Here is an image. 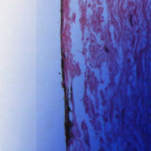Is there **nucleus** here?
Here are the masks:
<instances>
[{
  "instance_id": "1",
  "label": "nucleus",
  "mask_w": 151,
  "mask_h": 151,
  "mask_svg": "<svg viewBox=\"0 0 151 151\" xmlns=\"http://www.w3.org/2000/svg\"><path fill=\"white\" fill-rule=\"evenodd\" d=\"M62 84L64 88V91L65 93V102H68L69 99V95L70 97V100L71 101V102L72 103L73 101L72 93V87L71 84L70 85L69 87H68L67 88L65 84V81L64 82V83L63 82Z\"/></svg>"
},
{
  "instance_id": "2",
  "label": "nucleus",
  "mask_w": 151,
  "mask_h": 151,
  "mask_svg": "<svg viewBox=\"0 0 151 151\" xmlns=\"http://www.w3.org/2000/svg\"><path fill=\"white\" fill-rule=\"evenodd\" d=\"M69 113H65V122L66 126L65 128V130L66 134L70 135L72 133V128L73 125V123L72 121L69 120Z\"/></svg>"
},
{
  "instance_id": "3",
  "label": "nucleus",
  "mask_w": 151,
  "mask_h": 151,
  "mask_svg": "<svg viewBox=\"0 0 151 151\" xmlns=\"http://www.w3.org/2000/svg\"><path fill=\"white\" fill-rule=\"evenodd\" d=\"M66 134L69 136V138L68 139L66 142V151H70V144L73 140L74 139V137L72 135V133L70 135H69L68 134Z\"/></svg>"
},
{
  "instance_id": "4",
  "label": "nucleus",
  "mask_w": 151,
  "mask_h": 151,
  "mask_svg": "<svg viewBox=\"0 0 151 151\" xmlns=\"http://www.w3.org/2000/svg\"><path fill=\"white\" fill-rule=\"evenodd\" d=\"M65 60L63 58L61 59V63H62V73L63 76V82L64 83L65 81Z\"/></svg>"
},
{
  "instance_id": "5",
  "label": "nucleus",
  "mask_w": 151,
  "mask_h": 151,
  "mask_svg": "<svg viewBox=\"0 0 151 151\" xmlns=\"http://www.w3.org/2000/svg\"><path fill=\"white\" fill-rule=\"evenodd\" d=\"M65 113H69L70 109L69 107V102H65Z\"/></svg>"
},
{
  "instance_id": "6",
  "label": "nucleus",
  "mask_w": 151,
  "mask_h": 151,
  "mask_svg": "<svg viewBox=\"0 0 151 151\" xmlns=\"http://www.w3.org/2000/svg\"><path fill=\"white\" fill-rule=\"evenodd\" d=\"M64 47H62L61 48V52L62 56V58H63L64 60H65L66 57L64 53Z\"/></svg>"
},
{
  "instance_id": "7",
  "label": "nucleus",
  "mask_w": 151,
  "mask_h": 151,
  "mask_svg": "<svg viewBox=\"0 0 151 151\" xmlns=\"http://www.w3.org/2000/svg\"><path fill=\"white\" fill-rule=\"evenodd\" d=\"M104 49L105 50V51L106 53H109L110 52V50L109 49L106 47H105Z\"/></svg>"
},
{
  "instance_id": "8",
  "label": "nucleus",
  "mask_w": 151,
  "mask_h": 151,
  "mask_svg": "<svg viewBox=\"0 0 151 151\" xmlns=\"http://www.w3.org/2000/svg\"><path fill=\"white\" fill-rule=\"evenodd\" d=\"M129 22L131 23V25L132 26L133 24V19H129Z\"/></svg>"
},
{
  "instance_id": "9",
  "label": "nucleus",
  "mask_w": 151,
  "mask_h": 151,
  "mask_svg": "<svg viewBox=\"0 0 151 151\" xmlns=\"http://www.w3.org/2000/svg\"><path fill=\"white\" fill-rule=\"evenodd\" d=\"M129 19H133V15L132 14H130L129 15Z\"/></svg>"
},
{
  "instance_id": "10",
  "label": "nucleus",
  "mask_w": 151,
  "mask_h": 151,
  "mask_svg": "<svg viewBox=\"0 0 151 151\" xmlns=\"http://www.w3.org/2000/svg\"><path fill=\"white\" fill-rule=\"evenodd\" d=\"M85 142H86V143H87V142H88V141H87V140L86 139V140H85Z\"/></svg>"
},
{
  "instance_id": "11",
  "label": "nucleus",
  "mask_w": 151,
  "mask_h": 151,
  "mask_svg": "<svg viewBox=\"0 0 151 151\" xmlns=\"http://www.w3.org/2000/svg\"><path fill=\"white\" fill-rule=\"evenodd\" d=\"M61 14H62L63 13V10H62V8H61Z\"/></svg>"
},
{
  "instance_id": "12",
  "label": "nucleus",
  "mask_w": 151,
  "mask_h": 151,
  "mask_svg": "<svg viewBox=\"0 0 151 151\" xmlns=\"http://www.w3.org/2000/svg\"><path fill=\"white\" fill-rule=\"evenodd\" d=\"M61 32H62V31L63 30V29L62 28V27H61Z\"/></svg>"
},
{
  "instance_id": "13",
  "label": "nucleus",
  "mask_w": 151,
  "mask_h": 151,
  "mask_svg": "<svg viewBox=\"0 0 151 151\" xmlns=\"http://www.w3.org/2000/svg\"><path fill=\"white\" fill-rule=\"evenodd\" d=\"M62 37H61V40H62Z\"/></svg>"
},
{
  "instance_id": "14",
  "label": "nucleus",
  "mask_w": 151,
  "mask_h": 151,
  "mask_svg": "<svg viewBox=\"0 0 151 151\" xmlns=\"http://www.w3.org/2000/svg\"><path fill=\"white\" fill-rule=\"evenodd\" d=\"M122 116H123V113H122Z\"/></svg>"
}]
</instances>
